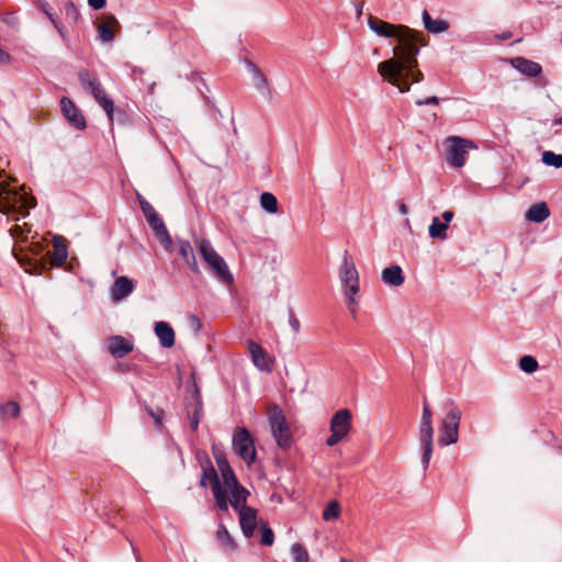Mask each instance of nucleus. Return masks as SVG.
I'll use <instances>...</instances> for the list:
<instances>
[{
	"mask_svg": "<svg viewBox=\"0 0 562 562\" xmlns=\"http://www.w3.org/2000/svg\"><path fill=\"white\" fill-rule=\"evenodd\" d=\"M190 380H191V383L187 387L186 409H187V415H188V418L190 422V427L193 431H195L199 427V424H200V420L202 417L203 402L201 398L200 389L195 381L194 372H191Z\"/></svg>",
	"mask_w": 562,
	"mask_h": 562,
	"instance_id": "obj_12",
	"label": "nucleus"
},
{
	"mask_svg": "<svg viewBox=\"0 0 562 562\" xmlns=\"http://www.w3.org/2000/svg\"><path fill=\"white\" fill-rule=\"evenodd\" d=\"M53 247L54 249L52 251H47L49 263L55 267H61L68 257L67 247L61 239L57 237H54Z\"/></svg>",
	"mask_w": 562,
	"mask_h": 562,
	"instance_id": "obj_25",
	"label": "nucleus"
},
{
	"mask_svg": "<svg viewBox=\"0 0 562 562\" xmlns=\"http://www.w3.org/2000/svg\"><path fill=\"white\" fill-rule=\"evenodd\" d=\"M248 349L254 364L259 370L271 371V360L268 357L267 351L260 345L250 340L248 342Z\"/></svg>",
	"mask_w": 562,
	"mask_h": 562,
	"instance_id": "obj_20",
	"label": "nucleus"
},
{
	"mask_svg": "<svg viewBox=\"0 0 562 562\" xmlns=\"http://www.w3.org/2000/svg\"><path fill=\"white\" fill-rule=\"evenodd\" d=\"M448 225L445 222H440L438 217H434L429 225V236L440 240L447 239Z\"/></svg>",
	"mask_w": 562,
	"mask_h": 562,
	"instance_id": "obj_31",
	"label": "nucleus"
},
{
	"mask_svg": "<svg viewBox=\"0 0 562 562\" xmlns=\"http://www.w3.org/2000/svg\"><path fill=\"white\" fill-rule=\"evenodd\" d=\"M207 484H210L212 487L216 506L222 512H227L231 488H228V486L225 484L223 477L222 481L220 480L216 470L212 465L210 468L204 469L203 475L201 477V485L206 486Z\"/></svg>",
	"mask_w": 562,
	"mask_h": 562,
	"instance_id": "obj_11",
	"label": "nucleus"
},
{
	"mask_svg": "<svg viewBox=\"0 0 562 562\" xmlns=\"http://www.w3.org/2000/svg\"><path fill=\"white\" fill-rule=\"evenodd\" d=\"M134 290V283L127 277H119L111 289V299L117 303L127 297Z\"/></svg>",
	"mask_w": 562,
	"mask_h": 562,
	"instance_id": "obj_21",
	"label": "nucleus"
},
{
	"mask_svg": "<svg viewBox=\"0 0 562 562\" xmlns=\"http://www.w3.org/2000/svg\"><path fill=\"white\" fill-rule=\"evenodd\" d=\"M352 415L348 408L337 411L330 419V436L326 439L328 447H334L344 440L351 430Z\"/></svg>",
	"mask_w": 562,
	"mask_h": 562,
	"instance_id": "obj_13",
	"label": "nucleus"
},
{
	"mask_svg": "<svg viewBox=\"0 0 562 562\" xmlns=\"http://www.w3.org/2000/svg\"><path fill=\"white\" fill-rule=\"evenodd\" d=\"M148 413L150 414V416L154 418L155 423L157 425H160L161 424V413H154L151 409H148Z\"/></svg>",
	"mask_w": 562,
	"mask_h": 562,
	"instance_id": "obj_50",
	"label": "nucleus"
},
{
	"mask_svg": "<svg viewBox=\"0 0 562 562\" xmlns=\"http://www.w3.org/2000/svg\"><path fill=\"white\" fill-rule=\"evenodd\" d=\"M398 44L393 48L394 57L378 65L380 76L400 89L407 92L412 82H420L423 72L418 69L417 55L419 47L426 46L427 41L422 32L402 25L395 35Z\"/></svg>",
	"mask_w": 562,
	"mask_h": 562,
	"instance_id": "obj_1",
	"label": "nucleus"
},
{
	"mask_svg": "<svg viewBox=\"0 0 562 562\" xmlns=\"http://www.w3.org/2000/svg\"><path fill=\"white\" fill-rule=\"evenodd\" d=\"M97 29L99 38L104 43H109L114 40L116 32H119L120 23L114 15L106 14L102 16Z\"/></svg>",
	"mask_w": 562,
	"mask_h": 562,
	"instance_id": "obj_18",
	"label": "nucleus"
},
{
	"mask_svg": "<svg viewBox=\"0 0 562 562\" xmlns=\"http://www.w3.org/2000/svg\"><path fill=\"white\" fill-rule=\"evenodd\" d=\"M418 438L423 450L422 462L424 469H427L432 456L434 446L432 411L427 401H424Z\"/></svg>",
	"mask_w": 562,
	"mask_h": 562,
	"instance_id": "obj_6",
	"label": "nucleus"
},
{
	"mask_svg": "<svg viewBox=\"0 0 562 562\" xmlns=\"http://www.w3.org/2000/svg\"><path fill=\"white\" fill-rule=\"evenodd\" d=\"M79 81L83 89L91 93L99 105L105 111L109 120H114V103L113 100L106 94L100 80L97 76L92 75L88 70H81L78 75Z\"/></svg>",
	"mask_w": 562,
	"mask_h": 562,
	"instance_id": "obj_5",
	"label": "nucleus"
},
{
	"mask_svg": "<svg viewBox=\"0 0 562 562\" xmlns=\"http://www.w3.org/2000/svg\"><path fill=\"white\" fill-rule=\"evenodd\" d=\"M35 206V199L11 187L8 178L0 172V212L19 220L29 214V210Z\"/></svg>",
	"mask_w": 562,
	"mask_h": 562,
	"instance_id": "obj_3",
	"label": "nucleus"
},
{
	"mask_svg": "<svg viewBox=\"0 0 562 562\" xmlns=\"http://www.w3.org/2000/svg\"><path fill=\"white\" fill-rule=\"evenodd\" d=\"M249 69L251 70L255 79V85L257 89L262 90L266 89L268 86L267 78L265 77L263 72L252 63H248Z\"/></svg>",
	"mask_w": 562,
	"mask_h": 562,
	"instance_id": "obj_35",
	"label": "nucleus"
},
{
	"mask_svg": "<svg viewBox=\"0 0 562 562\" xmlns=\"http://www.w3.org/2000/svg\"><path fill=\"white\" fill-rule=\"evenodd\" d=\"M260 205L261 207L270 214H276L278 212V200L270 192H263L260 195Z\"/></svg>",
	"mask_w": 562,
	"mask_h": 562,
	"instance_id": "obj_32",
	"label": "nucleus"
},
{
	"mask_svg": "<svg viewBox=\"0 0 562 562\" xmlns=\"http://www.w3.org/2000/svg\"><path fill=\"white\" fill-rule=\"evenodd\" d=\"M11 236L16 240L12 252L14 257L18 259L20 265L25 269L26 272L33 273L37 271V268L41 270L45 268L44 263H32L30 259H27L26 255H24V245L27 241V235H25V231L22 226L15 224L10 228Z\"/></svg>",
	"mask_w": 562,
	"mask_h": 562,
	"instance_id": "obj_16",
	"label": "nucleus"
},
{
	"mask_svg": "<svg viewBox=\"0 0 562 562\" xmlns=\"http://www.w3.org/2000/svg\"><path fill=\"white\" fill-rule=\"evenodd\" d=\"M439 103V99L437 97H429L425 100H417V105H437Z\"/></svg>",
	"mask_w": 562,
	"mask_h": 562,
	"instance_id": "obj_44",
	"label": "nucleus"
},
{
	"mask_svg": "<svg viewBox=\"0 0 562 562\" xmlns=\"http://www.w3.org/2000/svg\"><path fill=\"white\" fill-rule=\"evenodd\" d=\"M550 215L549 207L544 202L536 203L526 213V218L530 222L541 223Z\"/></svg>",
	"mask_w": 562,
	"mask_h": 562,
	"instance_id": "obj_29",
	"label": "nucleus"
},
{
	"mask_svg": "<svg viewBox=\"0 0 562 562\" xmlns=\"http://www.w3.org/2000/svg\"><path fill=\"white\" fill-rule=\"evenodd\" d=\"M269 424L271 434L278 445L283 450L289 449L292 446V432L290 430L289 423L278 406H272L268 413Z\"/></svg>",
	"mask_w": 562,
	"mask_h": 562,
	"instance_id": "obj_9",
	"label": "nucleus"
},
{
	"mask_svg": "<svg viewBox=\"0 0 562 562\" xmlns=\"http://www.w3.org/2000/svg\"><path fill=\"white\" fill-rule=\"evenodd\" d=\"M502 41L509 40L512 37V32H504L501 35L497 36Z\"/></svg>",
	"mask_w": 562,
	"mask_h": 562,
	"instance_id": "obj_51",
	"label": "nucleus"
},
{
	"mask_svg": "<svg viewBox=\"0 0 562 562\" xmlns=\"http://www.w3.org/2000/svg\"><path fill=\"white\" fill-rule=\"evenodd\" d=\"M261 539L260 542L262 546H272L274 541V533L270 527H268L265 522L260 526Z\"/></svg>",
	"mask_w": 562,
	"mask_h": 562,
	"instance_id": "obj_40",
	"label": "nucleus"
},
{
	"mask_svg": "<svg viewBox=\"0 0 562 562\" xmlns=\"http://www.w3.org/2000/svg\"><path fill=\"white\" fill-rule=\"evenodd\" d=\"M446 147V161L453 168H461L465 165L470 149L477 146L470 139L460 136H449L443 143Z\"/></svg>",
	"mask_w": 562,
	"mask_h": 562,
	"instance_id": "obj_7",
	"label": "nucleus"
},
{
	"mask_svg": "<svg viewBox=\"0 0 562 562\" xmlns=\"http://www.w3.org/2000/svg\"><path fill=\"white\" fill-rule=\"evenodd\" d=\"M0 413L2 417H18L20 414V406L16 402H8L0 405Z\"/></svg>",
	"mask_w": 562,
	"mask_h": 562,
	"instance_id": "obj_38",
	"label": "nucleus"
},
{
	"mask_svg": "<svg viewBox=\"0 0 562 562\" xmlns=\"http://www.w3.org/2000/svg\"><path fill=\"white\" fill-rule=\"evenodd\" d=\"M542 162L547 166H553L555 168L562 167V155L555 154L551 150H546L542 153Z\"/></svg>",
	"mask_w": 562,
	"mask_h": 562,
	"instance_id": "obj_36",
	"label": "nucleus"
},
{
	"mask_svg": "<svg viewBox=\"0 0 562 562\" xmlns=\"http://www.w3.org/2000/svg\"><path fill=\"white\" fill-rule=\"evenodd\" d=\"M289 324L295 334L300 331L301 323L293 311H290Z\"/></svg>",
	"mask_w": 562,
	"mask_h": 562,
	"instance_id": "obj_42",
	"label": "nucleus"
},
{
	"mask_svg": "<svg viewBox=\"0 0 562 562\" xmlns=\"http://www.w3.org/2000/svg\"><path fill=\"white\" fill-rule=\"evenodd\" d=\"M340 516V505L337 501H331L323 510V519L330 521Z\"/></svg>",
	"mask_w": 562,
	"mask_h": 562,
	"instance_id": "obj_34",
	"label": "nucleus"
},
{
	"mask_svg": "<svg viewBox=\"0 0 562 562\" xmlns=\"http://www.w3.org/2000/svg\"><path fill=\"white\" fill-rule=\"evenodd\" d=\"M105 3L106 0H88V4L94 10L104 8Z\"/></svg>",
	"mask_w": 562,
	"mask_h": 562,
	"instance_id": "obj_46",
	"label": "nucleus"
},
{
	"mask_svg": "<svg viewBox=\"0 0 562 562\" xmlns=\"http://www.w3.org/2000/svg\"><path fill=\"white\" fill-rule=\"evenodd\" d=\"M198 249L204 261L213 270L215 276L222 282L231 284L233 276L225 262V260L216 252L212 244L207 239H201L198 243Z\"/></svg>",
	"mask_w": 562,
	"mask_h": 562,
	"instance_id": "obj_8",
	"label": "nucleus"
},
{
	"mask_svg": "<svg viewBox=\"0 0 562 562\" xmlns=\"http://www.w3.org/2000/svg\"><path fill=\"white\" fill-rule=\"evenodd\" d=\"M60 109L63 115L71 126L76 127L77 130H83L86 127V120L82 113L69 98H61Z\"/></svg>",
	"mask_w": 562,
	"mask_h": 562,
	"instance_id": "obj_17",
	"label": "nucleus"
},
{
	"mask_svg": "<svg viewBox=\"0 0 562 562\" xmlns=\"http://www.w3.org/2000/svg\"><path fill=\"white\" fill-rule=\"evenodd\" d=\"M139 206L142 212L144 213L148 225L153 228L156 236L159 238L160 243L164 245L165 249L170 250L172 246L171 237L166 228L165 223L159 217L154 206L146 201L144 198L138 196Z\"/></svg>",
	"mask_w": 562,
	"mask_h": 562,
	"instance_id": "obj_14",
	"label": "nucleus"
},
{
	"mask_svg": "<svg viewBox=\"0 0 562 562\" xmlns=\"http://www.w3.org/2000/svg\"><path fill=\"white\" fill-rule=\"evenodd\" d=\"M215 539L218 548L224 552H234L237 549V542L228 532L223 522H220L215 532Z\"/></svg>",
	"mask_w": 562,
	"mask_h": 562,
	"instance_id": "obj_24",
	"label": "nucleus"
},
{
	"mask_svg": "<svg viewBox=\"0 0 562 562\" xmlns=\"http://www.w3.org/2000/svg\"><path fill=\"white\" fill-rule=\"evenodd\" d=\"M131 546H132V550H133L134 555H135V557H136V559L138 560V559H139V557H138V551H137V549H136L132 543H131Z\"/></svg>",
	"mask_w": 562,
	"mask_h": 562,
	"instance_id": "obj_53",
	"label": "nucleus"
},
{
	"mask_svg": "<svg viewBox=\"0 0 562 562\" xmlns=\"http://www.w3.org/2000/svg\"><path fill=\"white\" fill-rule=\"evenodd\" d=\"M453 216H454V214H453V212H451V211H445V212L442 213V218H443V221H445V223H446L447 225L449 224V222H451V221H452Z\"/></svg>",
	"mask_w": 562,
	"mask_h": 562,
	"instance_id": "obj_49",
	"label": "nucleus"
},
{
	"mask_svg": "<svg viewBox=\"0 0 562 562\" xmlns=\"http://www.w3.org/2000/svg\"><path fill=\"white\" fill-rule=\"evenodd\" d=\"M423 22L425 29L434 34L446 32L449 29L448 22L443 20H434L427 10L423 11Z\"/></svg>",
	"mask_w": 562,
	"mask_h": 562,
	"instance_id": "obj_30",
	"label": "nucleus"
},
{
	"mask_svg": "<svg viewBox=\"0 0 562 562\" xmlns=\"http://www.w3.org/2000/svg\"><path fill=\"white\" fill-rule=\"evenodd\" d=\"M109 351L115 358H123L133 351V344L123 336H113L109 339Z\"/></svg>",
	"mask_w": 562,
	"mask_h": 562,
	"instance_id": "obj_23",
	"label": "nucleus"
},
{
	"mask_svg": "<svg viewBox=\"0 0 562 562\" xmlns=\"http://www.w3.org/2000/svg\"><path fill=\"white\" fill-rule=\"evenodd\" d=\"M37 7L41 11H43L46 14V16L49 19V21L55 18L49 10V5H48L47 1L37 0Z\"/></svg>",
	"mask_w": 562,
	"mask_h": 562,
	"instance_id": "obj_43",
	"label": "nucleus"
},
{
	"mask_svg": "<svg viewBox=\"0 0 562 562\" xmlns=\"http://www.w3.org/2000/svg\"><path fill=\"white\" fill-rule=\"evenodd\" d=\"M179 255L194 273L200 272L193 248L189 241H179Z\"/></svg>",
	"mask_w": 562,
	"mask_h": 562,
	"instance_id": "obj_27",
	"label": "nucleus"
},
{
	"mask_svg": "<svg viewBox=\"0 0 562 562\" xmlns=\"http://www.w3.org/2000/svg\"><path fill=\"white\" fill-rule=\"evenodd\" d=\"M561 122H562V120H561Z\"/></svg>",
	"mask_w": 562,
	"mask_h": 562,
	"instance_id": "obj_54",
	"label": "nucleus"
},
{
	"mask_svg": "<svg viewBox=\"0 0 562 562\" xmlns=\"http://www.w3.org/2000/svg\"><path fill=\"white\" fill-rule=\"evenodd\" d=\"M155 334L164 348H171L175 345V331L168 323L157 322L155 324Z\"/></svg>",
	"mask_w": 562,
	"mask_h": 562,
	"instance_id": "obj_26",
	"label": "nucleus"
},
{
	"mask_svg": "<svg viewBox=\"0 0 562 562\" xmlns=\"http://www.w3.org/2000/svg\"><path fill=\"white\" fill-rule=\"evenodd\" d=\"M216 463L225 484L231 488V497L228 506L231 505L239 515L240 529L246 538H251L258 526V512L257 509L246 505L249 492L239 484L234 471L232 470L228 461L224 457H217Z\"/></svg>",
	"mask_w": 562,
	"mask_h": 562,
	"instance_id": "obj_2",
	"label": "nucleus"
},
{
	"mask_svg": "<svg viewBox=\"0 0 562 562\" xmlns=\"http://www.w3.org/2000/svg\"><path fill=\"white\" fill-rule=\"evenodd\" d=\"M339 279L344 286V293L347 299L348 308L352 314L357 311L358 302L356 295L359 293V273L357 268L348 255V251L344 254L342 265L339 269Z\"/></svg>",
	"mask_w": 562,
	"mask_h": 562,
	"instance_id": "obj_4",
	"label": "nucleus"
},
{
	"mask_svg": "<svg viewBox=\"0 0 562 562\" xmlns=\"http://www.w3.org/2000/svg\"><path fill=\"white\" fill-rule=\"evenodd\" d=\"M233 448L235 453L248 465L256 459V448L250 432L246 428H237L233 436Z\"/></svg>",
	"mask_w": 562,
	"mask_h": 562,
	"instance_id": "obj_15",
	"label": "nucleus"
},
{
	"mask_svg": "<svg viewBox=\"0 0 562 562\" xmlns=\"http://www.w3.org/2000/svg\"><path fill=\"white\" fill-rule=\"evenodd\" d=\"M50 23L58 31L61 37H65L64 26L54 18L50 20Z\"/></svg>",
	"mask_w": 562,
	"mask_h": 562,
	"instance_id": "obj_48",
	"label": "nucleus"
},
{
	"mask_svg": "<svg viewBox=\"0 0 562 562\" xmlns=\"http://www.w3.org/2000/svg\"><path fill=\"white\" fill-rule=\"evenodd\" d=\"M519 367L524 372L532 373L538 369V362L532 356H524L519 360Z\"/></svg>",
	"mask_w": 562,
	"mask_h": 562,
	"instance_id": "obj_39",
	"label": "nucleus"
},
{
	"mask_svg": "<svg viewBox=\"0 0 562 562\" xmlns=\"http://www.w3.org/2000/svg\"><path fill=\"white\" fill-rule=\"evenodd\" d=\"M368 25L371 31L382 37H395L402 26V24L395 25L373 15L368 18Z\"/></svg>",
	"mask_w": 562,
	"mask_h": 562,
	"instance_id": "obj_19",
	"label": "nucleus"
},
{
	"mask_svg": "<svg viewBox=\"0 0 562 562\" xmlns=\"http://www.w3.org/2000/svg\"><path fill=\"white\" fill-rule=\"evenodd\" d=\"M461 416V411L453 403H450L439 426L438 443L440 446L445 447L458 441Z\"/></svg>",
	"mask_w": 562,
	"mask_h": 562,
	"instance_id": "obj_10",
	"label": "nucleus"
},
{
	"mask_svg": "<svg viewBox=\"0 0 562 562\" xmlns=\"http://www.w3.org/2000/svg\"><path fill=\"white\" fill-rule=\"evenodd\" d=\"M510 63L514 68L530 78L537 77L542 72L540 64L525 57H515Z\"/></svg>",
	"mask_w": 562,
	"mask_h": 562,
	"instance_id": "obj_22",
	"label": "nucleus"
},
{
	"mask_svg": "<svg viewBox=\"0 0 562 562\" xmlns=\"http://www.w3.org/2000/svg\"><path fill=\"white\" fill-rule=\"evenodd\" d=\"M291 552L294 559V562H308L310 554L306 548L301 543H294L291 548Z\"/></svg>",
	"mask_w": 562,
	"mask_h": 562,
	"instance_id": "obj_37",
	"label": "nucleus"
},
{
	"mask_svg": "<svg viewBox=\"0 0 562 562\" xmlns=\"http://www.w3.org/2000/svg\"><path fill=\"white\" fill-rule=\"evenodd\" d=\"M132 78H133L134 81H139L145 87H147L149 92L154 91V87H155L156 82L154 80H151V79L146 77V71L144 69H142V68H134L132 70Z\"/></svg>",
	"mask_w": 562,
	"mask_h": 562,
	"instance_id": "obj_33",
	"label": "nucleus"
},
{
	"mask_svg": "<svg viewBox=\"0 0 562 562\" xmlns=\"http://www.w3.org/2000/svg\"><path fill=\"white\" fill-rule=\"evenodd\" d=\"M26 248H30V250H31L35 256L40 255V254L42 252V250H43V247H42V245H41L40 243H31L30 245H25V246H24V250H25Z\"/></svg>",
	"mask_w": 562,
	"mask_h": 562,
	"instance_id": "obj_45",
	"label": "nucleus"
},
{
	"mask_svg": "<svg viewBox=\"0 0 562 562\" xmlns=\"http://www.w3.org/2000/svg\"><path fill=\"white\" fill-rule=\"evenodd\" d=\"M11 63V56L0 47V64L5 65Z\"/></svg>",
	"mask_w": 562,
	"mask_h": 562,
	"instance_id": "obj_47",
	"label": "nucleus"
},
{
	"mask_svg": "<svg viewBox=\"0 0 562 562\" xmlns=\"http://www.w3.org/2000/svg\"><path fill=\"white\" fill-rule=\"evenodd\" d=\"M382 280L387 285L400 286L404 283L403 272L400 266H391L382 271Z\"/></svg>",
	"mask_w": 562,
	"mask_h": 562,
	"instance_id": "obj_28",
	"label": "nucleus"
},
{
	"mask_svg": "<svg viewBox=\"0 0 562 562\" xmlns=\"http://www.w3.org/2000/svg\"><path fill=\"white\" fill-rule=\"evenodd\" d=\"M64 10H65V15L67 19L71 20L74 22H77V20L79 18V11L72 2L65 3Z\"/></svg>",
	"mask_w": 562,
	"mask_h": 562,
	"instance_id": "obj_41",
	"label": "nucleus"
},
{
	"mask_svg": "<svg viewBox=\"0 0 562 562\" xmlns=\"http://www.w3.org/2000/svg\"><path fill=\"white\" fill-rule=\"evenodd\" d=\"M398 209L402 214H406L408 211L406 204L404 203H402Z\"/></svg>",
	"mask_w": 562,
	"mask_h": 562,
	"instance_id": "obj_52",
	"label": "nucleus"
}]
</instances>
